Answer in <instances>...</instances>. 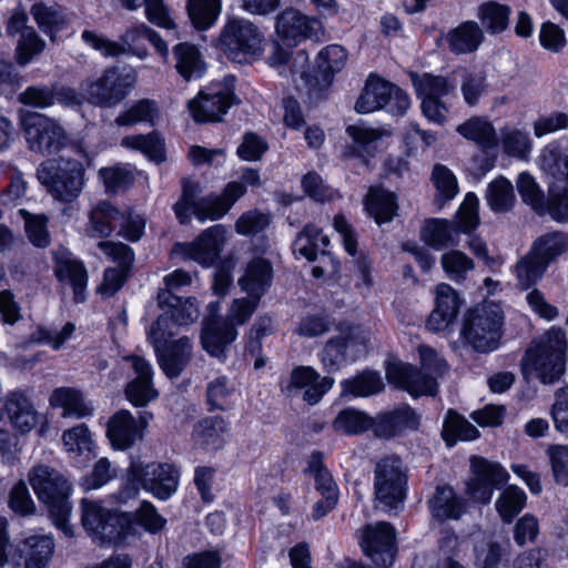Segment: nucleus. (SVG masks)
<instances>
[{"label": "nucleus", "instance_id": "55", "mask_svg": "<svg viewBox=\"0 0 568 568\" xmlns=\"http://www.w3.org/2000/svg\"><path fill=\"white\" fill-rule=\"evenodd\" d=\"M546 213L557 222L568 223V183L554 180L549 183Z\"/></svg>", "mask_w": 568, "mask_h": 568}, {"label": "nucleus", "instance_id": "1", "mask_svg": "<svg viewBox=\"0 0 568 568\" xmlns=\"http://www.w3.org/2000/svg\"><path fill=\"white\" fill-rule=\"evenodd\" d=\"M246 192L245 185L237 181L230 182L222 194L201 196V185L191 179H183L182 195L173 209L182 224L187 223L193 214L200 222L219 220Z\"/></svg>", "mask_w": 568, "mask_h": 568}, {"label": "nucleus", "instance_id": "57", "mask_svg": "<svg viewBox=\"0 0 568 568\" xmlns=\"http://www.w3.org/2000/svg\"><path fill=\"white\" fill-rule=\"evenodd\" d=\"M158 116L156 103L144 99L133 103L128 110L120 113L115 119V123L119 126H131L141 122L153 124Z\"/></svg>", "mask_w": 568, "mask_h": 568}, {"label": "nucleus", "instance_id": "61", "mask_svg": "<svg viewBox=\"0 0 568 568\" xmlns=\"http://www.w3.org/2000/svg\"><path fill=\"white\" fill-rule=\"evenodd\" d=\"M540 165L554 180L568 183V155L559 149H545L540 158Z\"/></svg>", "mask_w": 568, "mask_h": 568}, {"label": "nucleus", "instance_id": "62", "mask_svg": "<svg viewBox=\"0 0 568 568\" xmlns=\"http://www.w3.org/2000/svg\"><path fill=\"white\" fill-rule=\"evenodd\" d=\"M383 382L377 373L364 372L363 374L343 382L344 392L354 396H369L382 390Z\"/></svg>", "mask_w": 568, "mask_h": 568}, {"label": "nucleus", "instance_id": "56", "mask_svg": "<svg viewBox=\"0 0 568 568\" xmlns=\"http://www.w3.org/2000/svg\"><path fill=\"white\" fill-rule=\"evenodd\" d=\"M121 145L141 151L152 161L161 162L164 160L163 141L155 132L145 135L124 136L121 141Z\"/></svg>", "mask_w": 568, "mask_h": 568}, {"label": "nucleus", "instance_id": "54", "mask_svg": "<svg viewBox=\"0 0 568 568\" xmlns=\"http://www.w3.org/2000/svg\"><path fill=\"white\" fill-rule=\"evenodd\" d=\"M39 28L45 33L60 31L65 22L61 8L53 3L36 2L30 10Z\"/></svg>", "mask_w": 568, "mask_h": 568}, {"label": "nucleus", "instance_id": "46", "mask_svg": "<svg viewBox=\"0 0 568 568\" xmlns=\"http://www.w3.org/2000/svg\"><path fill=\"white\" fill-rule=\"evenodd\" d=\"M526 500L527 496L520 487L509 485L496 499L495 509L504 524H510L525 508Z\"/></svg>", "mask_w": 568, "mask_h": 568}, {"label": "nucleus", "instance_id": "32", "mask_svg": "<svg viewBox=\"0 0 568 568\" xmlns=\"http://www.w3.org/2000/svg\"><path fill=\"white\" fill-rule=\"evenodd\" d=\"M16 430L29 433L38 424V415L28 397L20 392L10 393L2 407Z\"/></svg>", "mask_w": 568, "mask_h": 568}, {"label": "nucleus", "instance_id": "45", "mask_svg": "<svg viewBox=\"0 0 568 568\" xmlns=\"http://www.w3.org/2000/svg\"><path fill=\"white\" fill-rule=\"evenodd\" d=\"M485 199L495 213L510 211L516 201L511 182L505 176H498L488 184Z\"/></svg>", "mask_w": 568, "mask_h": 568}, {"label": "nucleus", "instance_id": "11", "mask_svg": "<svg viewBox=\"0 0 568 568\" xmlns=\"http://www.w3.org/2000/svg\"><path fill=\"white\" fill-rule=\"evenodd\" d=\"M478 197L475 193H467L459 206L455 222L434 219L425 223L420 236L423 241L437 250L455 243L454 236L458 232H470L478 223Z\"/></svg>", "mask_w": 568, "mask_h": 568}, {"label": "nucleus", "instance_id": "53", "mask_svg": "<svg viewBox=\"0 0 568 568\" xmlns=\"http://www.w3.org/2000/svg\"><path fill=\"white\" fill-rule=\"evenodd\" d=\"M235 384L226 376H217L206 387V399L210 408L226 410L235 396Z\"/></svg>", "mask_w": 568, "mask_h": 568}, {"label": "nucleus", "instance_id": "15", "mask_svg": "<svg viewBox=\"0 0 568 568\" xmlns=\"http://www.w3.org/2000/svg\"><path fill=\"white\" fill-rule=\"evenodd\" d=\"M509 474L499 463L471 456L466 493L475 503L487 505L490 503L494 491L507 484Z\"/></svg>", "mask_w": 568, "mask_h": 568}, {"label": "nucleus", "instance_id": "44", "mask_svg": "<svg viewBox=\"0 0 568 568\" xmlns=\"http://www.w3.org/2000/svg\"><path fill=\"white\" fill-rule=\"evenodd\" d=\"M365 209L377 224L393 220L396 210V196L384 187H371L366 195Z\"/></svg>", "mask_w": 568, "mask_h": 568}, {"label": "nucleus", "instance_id": "20", "mask_svg": "<svg viewBox=\"0 0 568 568\" xmlns=\"http://www.w3.org/2000/svg\"><path fill=\"white\" fill-rule=\"evenodd\" d=\"M275 29L277 36L288 44H297L306 39L318 41L324 33L320 19L292 8L277 16Z\"/></svg>", "mask_w": 568, "mask_h": 568}, {"label": "nucleus", "instance_id": "16", "mask_svg": "<svg viewBox=\"0 0 568 568\" xmlns=\"http://www.w3.org/2000/svg\"><path fill=\"white\" fill-rule=\"evenodd\" d=\"M359 546L376 567H390L397 551L396 530L386 521L368 524L361 529Z\"/></svg>", "mask_w": 568, "mask_h": 568}, {"label": "nucleus", "instance_id": "27", "mask_svg": "<svg viewBox=\"0 0 568 568\" xmlns=\"http://www.w3.org/2000/svg\"><path fill=\"white\" fill-rule=\"evenodd\" d=\"M462 301L458 293L448 284L442 283L436 287L435 308L429 314L426 327L430 332H443L455 322Z\"/></svg>", "mask_w": 568, "mask_h": 568}, {"label": "nucleus", "instance_id": "23", "mask_svg": "<svg viewBox=\"0 0 568 568\" xmlns=\"http://www.w3.org/2000/svg\"><path fill=\"white\" fill-rule=\"evenodd\" d=\"M51 254L54 276L61 284L72 288L77 303H82L88 284V271L83 262L63 246L53 250Z\"/></svg>", "mask_w": 568, "mask_h": 568}, {"label": "nucleus", "instance_id": "52", "mask_svg": "<svg viewBox=\"0 0 568 568\" xmlns=\"http://www.w3.org/2000/svg\"><path fill=\"white\" fill-rule=\"evenodd\" d=\"M413 83L420 99L440 100L455 89V85L445 77L430 73L414 75Z\"/></svg>", "mask_w": 568, "mask_h": 568}, {"label": "nucleus", "instance_id": "12", "mask_svg": "<svg viewBox=\"0 0 568 568\" xmlns=\"http://www.w3.org/2000/svg\"><path fill=\"white\" fill-rule=\"evenodd\" d=\"M409 105L410 100L405 91L379 77L369 75L355 103V110L365 114L385 109L394 115H404Z\"/></svg>", "mask_w": 568, "mask_h": 568}, {"label": "nucleus", "instance_id": "10", "mask_svg": "<svg viewBox=\"0 0 568 568\" xmlns=\"http://www.w3.org/2000/svg\"><path fill=\"white\" fill-rule=\"evenodd\" d=\"M37 178L54 199L69 203L83 189L84 169L78 160L53 159L39 165Z\"/></svg>", "mask_w": 568, "mask_h": 568}, {"label": "nucleus", "instance_id": "22", "mask_svg": "<svg viewBox=\"0 0 568 568\" xmlns=\"http://www.w3.org/2000/svg\"><path fill=\"white\" fill-rule=\"evenodd\" d=\"M332 377L320 378L318 373L310 366L294 368L286 383H282V392L294 397L302 395V398L310 405L317 404L322 396L332 387Z\"/></svg>", "mask_w": 568, "mask_h": 568}, {"label": "nucleus", "instance_id": "60", "mask_svg": "<svg viewBox=\"0 0 568 568\" xmlns=\"http://www.w3.org/2000/svg\"><path fill=\"white\" fill-rule=\"evenodd\" d=\"M517 190L525 203L540 215L546 214L545 197L535 179L527 172L518 175Z\"/></svg>", "mask_w": 568, "mask_h": 568}, {"label": "nucleus", "instance_id": "8", "mask_svg": "<svg viewBox=\"0 0 568 568\" xmlns=\"http://www.w3.org/2000/svg\"><path fill=\"white\" fill-rule=\"evenodd\" d=\"M504 315L500 306L484 303L468 311L462 335L476 351L488 353L495 351L501 337Z\"/></svg>", "mask_w": 568, "mask_h": 568}, {"label": "nucleus", "instance_id": "25", "mask_svg": "<svg viewBox=\"0 0 568 568\" xmlns=\"http://www.w3.org/2000/svg\"><path fill=\"white\" fill-rule=\"evenodd\" d=\"M389 383L408 392L412 396L435 395L437 381L422 369L405 363H393L386 368Z\"/></svg>", "mask_w": 568, "mask_h": 568}, {"label": "nucleus", "instance_id": "18", "mask_svg": "<svg viewBox=\"0 0 568 568\" xmlns=\"http://www.w3.org/2000/svg\"><path fill=\"white\" fill-rule=\"evenodd\" d=\"M24 131L30 150L41 154L57 153L65 142L63 128L55 120L40 113L26 120Z\"/></svg>", "mask_w": 568, "mask_h": 568}, {"label": "nucleus", "instance_id": "34", "mask_svg": "<svg viewBox=\"0 0 568 568\" xmlns=\"http://www.w3.org/2000/svg\"><path fill=\"white\" fill-rule=\"evenodd\" d=\"M158 304L163 313H168L172 323L176 326L187 325L199 316L196 301L193 297L183 300L182 297L168 291H159Z\"/></svg>", "mask_w": 568, "mask_h": 568}, {"label": "nucleus", "instance_id": "3", "mask_svg": "<svg viewBox=\"0 0 568 568\" xmlns=\"http://www.w3.org/2000/svg\"><path fill=\"white\" fill-rule=\"evenodd\" d=\"M28 479L38 499L49 509L54 525L71 537L72 528L69 526L71 484L69 479L59 470L47 465L33 466L29 471Z\"/></svg>", "mask_w": 568, "mask_h": 568}, {"label": "nucleus", "instance_id": "29", "mask_svg": "<svg viewBox=\"0 0 568 568\" xmlns=\"http://www.w3.org/2000/svg\"><path fill=\"white\" fill-rule=\"evenodd\" d=\"M420 424L417 413L409 406L378 415L374 422V434L379 438H392L406 430H416Z\"/></svg>", "mask_w": 568, "mask_h": 568}, {"label": "nucleus", "instance_id": "41", "mask_svg": "<svg viewBox=\"0 0 568 568\" xmlns=\"http://www.w3.org/2000/svg\"><path fill=\"white\" fill-rule=\"evenodd\" d=\"M328 244V237L323 235L318 227L314 224H307L297 234L292 247L294 254L313 262L317 258L318 254L325 255Z\"/></svg>", "mask_w": 568, "mask_h": 568}, {"label": "nucleus", "instance_id": "48", "mask_svg": "<svg viewBox=\"0 0 568 568\" xmlns=\"http://www.w3.org/2000/svg\"><path fill=\"white\" fill-rule=\"evenodd\" d=\"M442 436L452 447L457 440H473L479 436V430L466 418L454 410H448L444 422Z\"/></svg>", "mask_w": 568, "mask_h": 568}, {"label": "nucleus", "instance_id": "7", "mask_svg": "<svg viewBox=\"0 0 568 568\" xmlns=\"http://www.w3.org/2000/svg\"><path fill=\"white\" fill-rule=\"evenodd\" d=\"M568 251V235L549 232L537 237L528 254L516 264V274L523 288H528L540 280L547 267Z\"/></svg>", "mask_w": 568, "mask_h": 568}, {"label": "nucleus", "instance_id": "47", "mask_svg": "<svg viewBox=\"0 0 568 568\" xmlns=\"http://www.w3.org/2000/svg\"><path fill=\"white\" fill-rule=\"evenodd\" d=\"M510 13L508 6L487 1L479 6L477 17L487 32L497 34L507 29Z\"/></svg>", "mask_w": 568, "mask_h": 568}, {"label": "nucleus", "instance_id": "30", "mask_svg": "<svg viewBox=\"0 0 568 568\" xmlns=\"http://www.w3.org/2000/svg\"><path fill=\"white\" fill-rule=\"evenodd\" d=\"M272 280V264L266 258L254 257L246 265L244 274L239 280V285L251 298L261 300L270 288Z\"/></svg>", "mask_w": 568, "mask_h": 568}, {"label": "nucleus", "instance_id": "59", "mask_svg": "<svg viewBox=\"0 0 568 568\" xmlns=\"http://www.w3.org/2000/svg\"><path fill=\"white\" fill-rule=\"evenodd\" d=\"M501 143L506 154L520 160L527 159L531 151L529 134L519 129L504 130L501 132Z\"/></svg>", "mask_w": 568, "mask_h": 568}, {"label": "nucleus", "instance_id": "39", "mask_svg": "<svg viewBox=\"0 0 568 568\" xmlns=\"http://www.w3.org/2000/svg\"><path fill=\"white\" fill-rule=\"evenodd\" d=\"M227 429L229 424L222 417H206L195 424L192 437L195 445L207 450H216L224 445L223 436Z\"/></svg>", "mask_w": 568, "mask_h": 568}, {"label": "nucleus", "instance_id": "49", "mask_svg": "<svg viewBox=\"0 0 568 568\" xmlns=\"http://www.w3.org/2000/svg\"><path fill=\"white\" fill-rule=\"evenodd\" d=\"M375 419L355 408L341 410L333 422L334 430L346 435H357L369 428L374 429Z\"/></svg>", "mask_w": 568, "mask_h": 568}, {"label": "nucleus", "instance_id": "9", "mask_svg": "<svg viewBox=\"0 0 568 568\" xmlns=\"http://www.w3.org/2000/svg\"><path fill=\"white\" fill-rule=\"evenodd\" d=\"M179 469L169 463H132L128 469L126 497H133L142 487L155 498L169 499L178 489Z\"/></svg>", "mask_w": 568, "mask_h": 568}, {"label": "nucleus", "instance_id": "19", "mask_svg": "<svg viewBox=\"0 0 568 568\" xmlns=\"http://www.w3.org/2000/svg\"><path fill=\"white\" fill-rule=\"evenodd\" d=\"M366 351V339L355 332L331 337L321 352V362L327 373H335Z\"/></svg>", "mask_w": 568, "mask_h": 568}, {"label": "nucleus", "instance_id": "63", "mask_svg": "<svg viewBox=\"0 0 568 568\" xmlns=\"http://www.w3.org/2000/svg\"><path fill=\"white\" fill-rule=\"evenodd\" d=\"M347 60L345 49L338 44H331L322 49L317 54V68L326 78L331 73L341 71Z\"/></svg>", "mask_w": 568, "mask_h": 568}, {"label": "nucleus", "instance_id": "58", "mask_svg": "<svg viewBox=\"0 0 568 568\" xmlns=\"http://www.w3.org/2000/svg\"><path fill=\"white\" fill-rule=\"evenodd\" d=\"M440 264L447 276L456 282L465 280L467 273L474 270V262L465 253L452 250L444 253Z\"/></svg>", "mask_w": 568, "mask_h": 568}, {"label": "nucleus", "instance_id": "14", "mask_svg": "<svg viewBox=\"0 0 568 568\" xmlns=\"http://www.w3.org/2000/svg\"><path fill=\"white\" fill-rule=\"evenodd\" d=\"M133 84L134 78L131 74L110 67L104 69L99 78L82 82L81 90L85 92L90 104L112 108L128 97Z\"/></svg>", "mask_w": 568, "mask_h": 568}, {"label": "nucleus", "instance_id": "31", "mask_svg": "<svg viewBox=\"0 0 568 568\" xmlns=\"http://www.w3.org/2000/svg\"><path fill=\"white\" fill-rule=\"evenodd\" d=\"M236 336L237 331L232 324L221 318H209L204 322L201 343L212 356L221 357Z\"/></svg>", "mask_w": 568, "mask_h": 568}, {"label": "nucleus", "instance_id": "33", "mask_svg": "<svg viewBox=\"0 0 568 568\" xmlns=\"http://www.w3.org/2000/svg\"><path fill=\"white\" fill-rule=\"evenodd\" d=\"M106 435L118 449H128L142 438L138 422L129 410H120L109 419Z\"/></svg>", "mask_w": 568, "mask_h": 568}, {"label": "nucleus", "instance_id": "43", "mask_svg": "<svg viewBox=\"0 0 568 568\" xmlns=\"http://www.w3.org/2000/svg\"><path fill=\"white\" fill-rule=\"evenodd\" d=\"M50 403L54 407L63 408V417L83 418L93 413V406L84 399L82 393L70 387L54 389Z\"/></svg>", "mask_w": 568, "mask_h": 568}, {"label": "nucleus", "instance_id": "40", "mask_svg": "<svg viewBox=\"0 0 568 568\" xmlns=\"http://www.w3.org/2000/svg\"><path fill=\"white\" fill-rule=\"evenodd\" d=\"M456 130L481 150H490L498 144L496 130L486 118L473 116L459 124Z\"/></svg>", "mask_w": 568, "mask_h": 568}, {"label": "nucleus", "instance_id": "35", "mask_svg": "<svg viewBox=\"0 0 568 568\" xmlns=\"http://www.w3.org/2000/svg\"><path fill=\"white\" fill-rule=\"evenodd\" d=\"M433 517L438 521L458 520L465 513V500L449 486H439L428 501Z\"/></svg>", "mask_w": 568, "mask_h": 568}, {"label": "nucleus", "instance_id": "17", "mask_svg": "<svg viewBox=\"0 0 568 568\" xmlns=\"http://www.w3.org/2000/svg\"><path fill=\"white\" fill-rule=\"evenodd\" d=\"M82 525L101 544H115L123 537V519L98 501L82 499Z\"/></svg>", "mask_w": 568, "mask_h": 568}, {"label": "nucleus", "instance_id": "36", "mask_svg": "<svg viewBox=\"0 0 568 568\" xmlns=\"http://www.w3.org/2000/svg\"><path fill=\"white\" fill-rule=\"evenodd\" d=\"M174 68L186 81L199 79L205 72V63L196 45L180 42L172 50Z\"/></svg>", "mask_w": 568, "mask_h": 568}, {"label": "nucleus", "instance_id": "24", "mask_svg": "<svg viewBox=\"0 0 568 568\" xmlns=\"http://www.w3.org/2000/svg\"><path fill=\"white\" fill-rule=\"evenodd\" d=\"M235 103V97L225 88L215 87L201 91L189 102V110L196 122H216Z\"/></svg>", "mask_w": 568, "mask_h": 568}, {"label": "nucleus", "instance_id": "4", "mask_svg": "<svg viewBox=\"0 0 568 568\" xmlns=\"http://www.w3.org/2000/svg\"><path fill=\"white\" fill-rule=\"evenodd\" d=\"M81 39L87 45L100 52L104 58H118L122 54L133 53L140 59H144L148 55V50L142 44L146 40L165 62L169 60L170 53L166 42L156 31L143 22L129 28L120 37V42L110 40L92 30L82 31Z\"/></svg>", "mask_w": 568, "mask_h": 568}, {"label": "nucleus", "instance_id": "2", "mask_svg": "<svg viewBox=\"0 0 568 568\" xmlns=\"http://www.w3.org/2000/svg\"><path fill=\"white\" fill-rule=\"evenodd\" d=\"M566 335L560 328H551L532 339L521 361L526 379L536 376L544 384L557 381L565 371Z\"/></svg>", "mask_w": 568, "mask_h": 568}, {"label": "nucleus", "instance_id": "38", "mask_svg": "<svg viewBox=\"0 0 568 568\" xmlns=\"http://www.w3.org/2000/svg\"><path fill=\"white\" fill-rule=\"evenodd\" d=\"M123 220V212L108 201L97 203L90 213L89 236L108 237Z\"/></svg>", "mask_w": 568, "mask_h": 568}, {"label": "nucleus", "instance_id": "21", "mask_svg": "<svg viewBox=\"0 0 568 568\" xmlns=\"http://www.w3.org/2000/svg\"><path fill=\"white\" fill-rule=\"evenodd\" d=\"M28 14L22 8H16L6 27L9 37L17 39V62L20 65L28 64L36 55L40 54L44 48V40L38 36L33 27L28 26Z\"/></svg>", "mask_w": 568, "mask_h": 568}, {"label": "nucleus", "instance_id": "28", "mask_svg": "<svg viewBox=\"0 0 568 568\" xmlns=\"http://www.w3.org/2000/svg\"><path fill=\"white\" fill-rule=\"evenodd\" d=\"M124 359L131 362L136 374V377L128 384L125 395L134 406H145L158 397V392L152 385V366L138 355H131Z\"/></svg>", "mask_w": 568, "mask_h": 568}, {"label": "nucleus", "instance_id": "64", "mask_svg": "<svg viewBox=\"0 0 568 568\" xmlns=\"http://www.w3.org/2000/svg\"><path fill=\"white\" fill-rule=\"evenodd\" d=\"M19 214L24 220L26 232L30 242L38 247L48 246L50 236L47 230V217L31 214L24 209H20Z\"/></svg>", "mask_w": 568, "mask_h": 568}, {"label": "nucleus", "instance_id": "37", "mask_svg": "<svg viewBox=\"0 0 568 568\" xmlns=\"http://www.w3.org/2000/svg\"><path fill=\"white\" fill-rule=\"evenodd\" d=\"M54 550L53 539L45 535H33L22 544L20 552L24 562L17 564L16 568H47Z\"/></svg>", "mask_w": 568, "mask_h": 568}, {"label": "nucleus", "instance_id": "26", "mask_svg": "<svg viewBox=\"0 0 568 568\" xmlns=\"http://www.w3.org/2000/svg\"><path fill=\"white\" fill-rule=\"evenodd\" d=\"M224 242L225 229L219 224L205 230L194 242L181 245V252L203 266H211L219 258Z\"/></svg>", "mask_w": 568, "mask_h": 568}, {"label": "nucleus", "instance_id": "13", "mask_svg": "<svg viewBox=\"0 0 568 568\" xmlns=\"http://www.w3.org/2000/svg\"><path fill=\"white\" fill-rule=\"evenodd\" d=\"M263 36L248 20L233 19L223 28L219 43L226 57L239 63L250 62L262 52Z\"/></svg>", "mask_w": 568, "mask_h": 568}, {"label": "nucleus", "instance_id": "51", "mask_svg": "<svg viewBox=\"0 0 568 568\" xmlns=\"http://www.w3.org/2000/svg\"><path fill=\"white\" fill-rule=\"evenodd\" d=\"M63 445L67 452L74 457H84L83 462L91 458L94 443L85 424H80L62 435Z\"/></svg>", "mask_w": 568, "mask_h": 568}, {"label": "nucleus", "instance_id": "5", "mask_svg": "<svg viewBox=\"0 0 568 568\" xmlns=\"http://www.w3.org/2000/svg\"><path fill=\"white\" fill-rule=\"evenodd\" d=\"M176 325L168 313L159 315L148 329V339L152 344L158 362L169 378H176L191 358V342L187 337L171 339L176 335Z\"/></svg>", "mask_w": 568, "mask_h": 568}, {"label": "nucleus", "instance_id": "42", "mask_svg": "<svg viewBox=\"0 0 568 568\" xmlns=\"http://www.w3.org/2000/svg\"><path fill=\"white\" fill-rule=\"evenodd\" d=\"M483 40L484 32L475 21H465L447 34L449 49L456 54L476 51Z\"/></svg>", "mask_w": 568, "mask_h": 568}, {"label": "nucleus", "instance_id": "50", "mask_svg": "<svg viewBox=\"0 0 568 568\" xmlns=\"http://www.w3.org/2000/svg\"><path fill=\"white\" fill-rule=\"evenodd\" d=\"M187 13L199 30L209 29L221 13V0H187Z\"/></svg>", "mask_w": 568, "mask_h": 568}, {"label": "nucleus", "instance_id": "6", "mask_svg": "<svg viewBox=\"0 0 568 568\" xmlns=\"http://www.w3.org/2000/svg\"><path fill=\"white\" fill-rule=\"evenodd\" d=\"M375 508L397 513L404 506L407 490V474L399 457L381 458L374 468Z\"/></svg>", "mask_w": 568, "mask_h": 568}]
</instances>
